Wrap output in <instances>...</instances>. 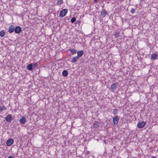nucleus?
Listing matches in <instances>:
<instances>
[{"mask_svg":"<svg viewBox=\"0 0 158 158\" xmlns=\"http://www.w3.org/2000/svg\"><path fill=\"white\" fill-rule=\"evenodd\" d=\"M98 0H94V1L95 2H96Z\"/></svg>","mask_w":158,"mask_h":158,"instance_id":"obj_27","label":"nucleus"},{"mask_svg":"<svg viewBox=\"0 0 158 158\" xmlns=\"http://www.w3.org/2000/svg\"><path fill=\"white\" fill-rule=\"evenodd\" d=\"M119 120V118L118 115L115 116L113 118V122L114 125H116L118 124Z\"/></svg>","mask_w":158,"mask_h":158,"instance_id":"obj_2","label":"nucleus"},{"mask_svg":"<svg viewBox=\"0 0 158 158\" xmlns=\"http://www.w3.org/2000/svg\"><path fill=\"white\" fill-rule=\"evenodd\" d=\"M79 58L78 57V56H76L72 58L71 62L72 63H75L77 60Z\"/></svg>","mask_w":158,"mask_h":158,"instance_id":"obj_13","label":"nucleus"},{"mask_svg":"<svg viewBox=\"0 0 158 158\" xmlns=\"http://www.w3.org/2000/svg\"><path fill=\"white\" fill-rule=\"evenodd\" d=\"M68 75V72L66 70H64L62 72V75L63 76L65 77Z\"/></svg>","mask_w":158,"mask_h":158,"instance_id":"obj_14","label":"nucleus"},{"mask_svg":"<svg viewBox=\"0 0 158 158\" xmlns=\"http://www.w3.org/2000/svg\"><path fill=\"white\" fill-rule=\"evenodd\" d=\"M94 126L95 127H98V126H97V124H95V125Z\"/></svg>","mask_w":158,"mask_h":158,"instance_id":"obj_26","label":"nucleus"},{"mask_svg":"<svg viewBox=\"0 0 158 158\" xmlns=\"http://www.w3.org/2000/svg\"><path fill=\"white\" fill-rule=\"evenodd\" d=\"M76 18L75 17H73L71 19V23H74L76 21Z\"/></svg>","mask_w":158,"mask_h":158,"instance_id":"obj_20","label":"nucleus"},{"mask_svg":"<svg viewBox=\"0 0 158 158\" xmlns=\"http://www.w3.org/2000/svg\"><path fill=\"white\" fill-rule=\"evenodd\" d=\"M13 142L14 140L12 139H10L7 140L6 145L8 146H10L13 143Z\"/></svg>","mask_w":158,"mask_h":158,"instance_id":"obj_5","label":"nucleus"},{"mask_svg":"<svg viewBox=\"0 0 158 158\" xmlns=\"http://www.w3.org/2000/svg\"><path fill=\"white\" fill-rule=\"evenodd\" d=\"M135 11V9L133 8H132L131 10V12L132 13H134Z\"/></svg>","mask_w":158,"mask_h":158,"instance_id":"obj_24","label":"nucleus"},{"mask_svg":"<svg viewBox=\"0 0 158 158\" xmlns=\"http://www.w3.org/2000/svg\"><path fill=\"white\" fill-rule=\"evenodd\" d=\"M67 12L68 10L67 9H65L62 10L60 12V16L61 17H64L67 14Z\"/></svg>","mask_w":158,"mask_h":158,"instance_id":"obj_1","label":"nucleus"},{"mask_svg":"<svg viewBox=\"0 0 158 158\" xmlns=\"http://www.w3.org/2000/svg\"><path fill=\"white\" fill-rule=\"evenodd\" d=\"M63 3V0H57V2L56 3V5H61Z\"/></svg>","mask_w":158,"mask_h":158,"instance_id":"obj_16","label":"nucleus"},{"mask_svg":"<svg viewBox=\"0 0 158 158\" xmlns=\"http://www.w3.org/2000/svg\"><path fill=\"white\" fill-rule=\"evenodd\" d=\"M27 69L28 70L32 71L33 69L32 64L31 63L28 65L27 66Z\"/></svg>","mask_w":158,"mask_h":158,"instance_id":"obj_10","label":"nucleus"},{"mask_svg":"<svg viewBox=\"0 0 158 158\" xmlns=\"http://www.w3.org/2000/svg\"><path fill=\"white\" fill-rule=\"evenodd\" d=\"M14 28H15L14 31L15 33H19L22 31L21 28L19 26H17L15 27H14Z\"/></svg>","mask_w":158,"mask_h":158,"instance_id":"obj_4","label":"nucleus"},{"mask_svg":"<svg viewBox=\"0 0 158 158\" xmlns=\"http://www.w3.org/2000/svg\"><path fill=\"white\" fill-rule=\"evenodd\" d=\"M146 125V122L143 121L139 122L137 124V127L139 128H141L144 127Z\"/></svg>","mask_w":158,"mask_h":158,"instance_id":"obj_3","label":"nucleus"},{"mask_svg":"<svg viewBox=\"0 0 158 158\" xmlns=\"http://www.w3.org/2000/svg\"><path fill=\"white\" fill-rule=\"evenodd\" d=\"M21 124H24L26 122V119L23 116H22L21 118L19 120Z\"/></svg>","mask_w":158,"mask_h":158,"instance_id":"obj_9","label":"nucleus"},{"mask_svg":"<svg viewBox=\"0 0 158 158\" xmlns=\"http://www.w3.org/2000/svg\"><path fill=\"white\" fill-rule=\"evenodd\" d=\"M120 32L119 31H118L117 32H115L114 33V35L115 38H117L118 37L119 35Z\"/></svg>","mask_w":158,"mask_h":158,"instance_id":"obj_19","label":"nucleus"},{"mask_svg":"<svg viewBox=\"0 0 158 158\" xmlns=\"http://www.w3.org/2000/svg\"><path fill=\"white\" fill-rule=\"evenodd\" d=\"M70 50L71 51V53L72 55L76 54V53L77 51L76 49H70Z\"/></svg>","mask_w":158,"mask_h":158,"instance_id":"obj_18","label":"nucleus"},{"mask_svg":"<svg viewBox=\"0 0 158 158\" xmlns=\"http://www.w3.org/2000/svg\"><path fill=\"white\" fill-rule=\"evenodd\" d=\"M113 113L114 114H117V109H114L113 111Z\"/></svg>","mask_w":158,"mask_h":158,"instance_id":"obj_23","label":"nucleus"},{"mask_svg":"<svg viewBox=\"0 0 158 158\" xmlns=\"http://www.w3.org/2000/svg\"><path fill=\"white\" fill-rule=\"evenodd\" d=\"M84 54V52L83 51H78L77 52V55L78 57H81Z\"/></svg>","mask_w":158,"mask_h":158,"instance_id":"obj_12","label":"nucleus"},{"mask_svg":"<svg viewBox=\"0 0 158 158\" xmlns=\"http://www.w3.org/2000/svg\"><path fill=\"white\" fill-rule=\"evenodd\" d=\"M151 158H156L154 156H152Z\"/></svg>","mask_w":158,"mask_h":158,"instance_id":"obj_28","label":"nucleus"},{"mask_svg":"<svg viewBox=\"0 0 158 158\" xmlns=\"http://www.w3.org/2000/svg\"><path fill=\"white\" fill-rule=\"evenodd\" d=\"M38 66V64L37 63H35L33 64H32V66L33 68H35L36 67H37Z\"/></svg>","mask_w":158,"mask_h":158,"instance_id":"obj_21","label":"nucleus"},{"mask_svg":"<svg viewBox=\"0 0 158 158\" xmlns=\"http://www.w3.org/2000/svg\"><path fill=\"white\" fill-rule=\"evenodd\" d=\"M12 116L10 114L8 115L5 118L6 121L8 122H10L12 120Z\"/></svg>","mask_w":158,"mask_h":158,"instance_id":"obj_7","label":"nucleus"},{"mask_svg":"<svg viewBox=\"0 0 158 158\" xmlns=\"http://www.w3.org/2000/svg\"><path fill=\"white\" fill-rule=\"evenodd\" d=\"M6 109V108L4 106H2V107H0V110L1 111H2Z\"/></svg>","mask_w":158,"mask_h":158,"instance_id":"obj_22","label":"nucleus"},{"mask_svg":"<svg viewBox=\"0 0 158 158\" xmlns=\"http://www.w3.org/2000/svg\"><path fill=\"white\" fill-rule=\"evenodd\" d=\"M118 86V83H114L111 85V89L112 90H115L117 88Z\"/></svg>","mask_w":158,"mask_h":158,"instance_id":"obj_6","label":"nucleus"},{"mask_svg":"<svg viewBox=\"0 0 158 158\" xmlns=\"http://www.w3.org/2000/svg\"><path fill=\"white\" fill-rule=\"evenodd\" d=\"M87 152V154H88L89 153V152Z\"/></svg>","mask_w":158,"mask_h":158,"instance_id":"obj_29","label":"nucleus"},{"mask_svg":"<svg viewBox=\"0 0 158 158\" xmlns=\"http://www.w3.org/2000/svg\"><path fill=\"white\" fill-rule=\"evenodd\" d=\"M5 35V32L4 30H2L0 32V36L2 37H3Z\"/></svg>","mask_w":158,"mask_h":158,"instance_id":"obj_17","label":"nucleus"},{"mask_svg":"<svg viewBox=\"0 0 158 158\" xmlns=\"http://www.w3.org/2000/svg\"><path fill=\"white\" fill-rule=\"evenodd\" d=\"M101 14L102 16L103 17H105L106 15L107 14V13L106 11L105 10H103L102 11H101Z\"/></svg>","mask_w":158,"mask_h":158,"instance_id":"obj_11","label":"nucleus"},{"mask_svg":"<svg viewBox=\"0 0 158 158\" xmlns=\"http://www.w3.org/2000/svg\"><path fill=\"white\" fill-rule=\"evenodd\" d=\"M15 26L13 25H11L9 27L8 32L10 33H12L14 31L15 28H14Z\"/></svg>","mask_w":158,"mask_h":158,"instance_id":"obj_8","label":"nucleus"},{"mask_svg":"<svg viewBox=\"0 0 158 158\" xmlns=\"http://www.w3.org/2000/svg\"><path fill=\"white\" fill-rule=\"evenodd\" d=\"M7 158H13L12 156H9Z\"/></svg>","mask_w":158,"mask_h":158,"instance_id":"obj_25","label":"nucleus"},{"mask_svg":"<svg viewBox=\"0 0 158 158\" xmlns=\"http://www.w3.org/2000/svg\"><path fill=\"white\" fill-rule=\"evenodd\" d=\"M157 56V55L156 53H154L151 55V59L152 60H155Z\"/></svg>","mask_w":158,"mask_h":158,"instance_id":"obj_15","label":"nucleus"}]
</instances>
